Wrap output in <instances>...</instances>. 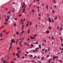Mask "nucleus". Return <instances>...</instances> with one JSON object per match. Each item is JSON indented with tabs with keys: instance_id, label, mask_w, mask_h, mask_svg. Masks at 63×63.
Instances as JSON below:
<instances>
[{
	"instance_id": "f257e3e1",
	"label": "nucleus",
	"mask_w": 63,
	"mask_h": 63,
	"mask_svg": "<svg viewBox=\"0 0 63 63\" xmlns=\"http://www.w3.org/2000/svg\"><path fill=\"white\" fill-rule=\"evenodd\" d=\"M24 6V7L23 8H24V9H25V7H26V5H25V3L24 2L23 3V5H22V8H23V7Z\"/></svg>"
},
{
	"instance_id": "f03ea898",
	"label": "nucleus",
	"mask_w": 63,
	"mask_h": 63,
	"mask_svg": "<svg viewBox=\"0 0 63 63\" xmlns=\"http://www.w3.org/2000/svg\"><path fill=\"white\" fill-rule=\"evenodd\" d=\"M24 6V7L23 8H24V9H25V7H26V5H25V3L24 2L23 3V5H22V8H23V7Z\"/></svg>"
},
{
	"instance_id": "7ed1b4c3",
	"label": "nucleus",
	"mask_w": 63,
	"mask_h": 63,
	"mask_svg": "<svg viewBox=\"0 0 63 63\" xmlns=\"http://www.w3.org/2000/svg\"><path fill=\"white\" fill-rule=\"evenodd\" d=\"M16 56L18 57H17L18 58H19V57H20V56H19V54H18L17 53H16Z\"/></svg>"
},
{
	"instance_id": "20e7f679",
	"label": "nucleus",
	"mask_w": 63,
	"mask_h": 63,
	"mask_svg": "<svg viewBox=\"0 0 63 63\" xmlns=\"http://www.w3.org/2000/svg\"><path fill=\"white\" fill-rule=\"evenodd\" d=\"M11 42H13V43H15V41L14 40V39H12Z\"/></svg>"
},
{
	"instance_id": "39448f33",
	"label": "nucleus",
	"mask_w": 63,
	"mask_h": 63,
	"mask_svg": "<svg viewBox=\"0 0 63 63\" xmlns=\"http://www.w3.org/2000/svg\"><path fill=\"white\" fill-rule=\"evenodd\" d=\"M48 19L49 20V22L51 23V20H50V17H49L48 18Z\"/></svg>"
},
{
	"instance_id": "423d86ee",
	"label": "nucleus",
	"mask_w": 63,
	"mask_h": 63,
	"mask_svg": "<svg viewBox=\"0 0 63 63\" xmlns=\"http://www.w3.org/2000/svg\"><path fill=\"white\" fill-rule=\"evenodd\" d=\"M39 49V48L38 47H36L35 48V49H36V51H38V49Z\"/></svg>"
},
{
	"instance_id": "0eeeda50",
	"label": "nucleus",
	"mask_w": 63,
	"mask_h": 63,
	"mask_svg": "<svg viewBox=\"0 0 63 63\" xmlns=\"http://www.w3.org/2000/svg\"><path fill=\"white\" fill-rule=\"evenodd\" d=\"M53 58H58L57 56H53Z\"/></svg>"
},
{
	"instance_id": "6e6552de",
	"label": "nucleus",
	"mask_w": 63,
	"mask_h": 63,
	"mask_svg": "<svg viewBox=\"0 0 63 63\" xmlns=\"http://www.w3.org/2000/svg\"><path fill=\"white\" fill-rule=\"evenodd\" d=\"M46 32L47 34H49V31L48 30H47L46 31Z\"/></svg>"
},
{
	"instance_id": "1a4fd4ad",
	"label": "nucleus",
	"mask_w": 63,
	"mask_h": 63,
	"mask_svg": "<svg viewBox=\"0 0 63 63\" xmlns=\"http://www.w3.org/2000/svg\"><path fill=\"white\" fill-rule=\"evenodd\" d=\"M14 27H16V23H15L14 25Z\"/></svg>"
},
{
	"instance_id": "9d476101",
	"label": "nucleus",
	"mask_w": 63,
	"mask_h": 63,
	"mask_svg": "<svg viewBox=\"0 0 63 63\" xmlns=\"http://www.w3.org/2000/svg\"><path fill=\"white\" fill-rule=\"evenodd\" d=\"M25 8H23V11L22 13H24V12H25Z\"/></svg>"
},
{
	"instance_id": "9b49d317",
	"label": "nucleus",
	"mask_w": 63,
	"mask_h": 63,
	"mask_svg": "<svg viewBox=\"0 0 63 63\" xmlns=\"http://www.w3.org/2000/svg\"><path fill=\"white\" fill-rule=\"evenodd\" d=\"M53 2L54 3H57V2L56 1H55V0H53Z\"/></svg>"
},
{
	"instance_id": "f8f14e48",
	"label": "nucleus",
	"mask_w": 63,
	"mask_h": 63,
	"mask_svg": "<svg viewBox=\"0 0 63 63\" xmlns=\"http://www.w3.org/2000/svg\"><path fill=\"white\" fill-rule=\"evenodd\" d=\"M17 52H18V53H19V54H20V52H21V51L20 50L19 51H17Z\"/></svg>"
},
{
	"instance_id": "ddd939ff",
	"label": "nucleus",
	"mask_w": 63,
	"mask_h": 63,
	"mask_svg": "<svg viewBox=\"0 0 63 63\" xmlns=\"http://www.w3.org/2000/svg\"><path fill=\"white\" fill-rule=\"evenodd\" d=\"M31 47H33L34 46V45H33V44H31Z\"/></svg>"
},
{
	"instance_id": "4468645a",
	"label": "nucleus",
	"mask_w": 63,
	"mask_h": 63,
	"mask_svg": "<svg viewBox=\"0 0 63 63\" xmlns=\"http://www.w3.org/2000/svg\"><path fill=\"white\" fill-rule=\"evenodd\" d=\"M57 18H58V17H57V16H56L55 17L54 19L55 20H56Z\"/></svg>"
},
{
	"instance_id": "2eb2a0df",
	"label": "nucleus",
	"mask_w": 63,
	"mask_h": 63,
	"mask_svg": "<svg viewBox=\"0 0 63 63\" xmlns=\"http://www.w3.org/2000/svg\"><path fill=\"white\" fill-rule=\"evenodd\" d=\"M28 31V34H29V30H28L27 31Z\"/></svg>"
},
{
	"instance_id": "dca6fc26",
	"label": "nucleus",
	"mask_w": 63,
	"mask_h": 63,
	"mask_svg": "<svg viewBox=\"0 0 63 63\" xmlns=\"http://www.w3.org/2000/svg\"><path fill=\"white\" fill-rule=\"evenodd\" d=\"M11 12L10 11H9L8 13V14H11Z\"/></svg>"
},
{
	"instance_id": "f3484780",
	"label": "nucleus",
	"mask_w": 63,
	"mask_h": 63,
	"mask_svg": "<svg viewBox=\"0 0 63 63\" xmlns=\"http://www.w3.org/2000/svg\"><path fill=\"white\" fill-rule=\"evenodd\" d=\"M44 59V57H42L41 58V60H43Z\"/></svg>"
},
{
	"instance_id": "a211bd4d",
	"label": "nucleus",
	"mask_w": 63,
	"mask_h": 63,
	"mask_svg": "<svg viewBox=\"0 0 63 63\" xmlns=\"http://www.w3.org/2000/svg\"><path fill=\"white\" fill-rule=\"evenodd\" d=\"M60 39L61 40V42H62V38H61V37H60Z\"/></svg>"
},
{
	"instance_id": "6ab92c4d",
	"label": "nucleus",
	"mask_w": 63,
	"mask_h": 63,
	"mask_svg": "<svg viewBox=\"0 0 63 63\" xmlns=\"http://www.w3.org/2000/svg\"><path fill=\"white\" fill-rule=\"evenodd\" d=\"M39 48H41V46H40V45H39Z\"/></svg>"
},
{
	"instance_id": "aec40b11",
	"label": "nucleus",
	"mask_w": 63,
	"mask_h": 63,
	"mask_svg": "<svg viewBox=\"0 0 63 63\" xmlns=\"http://www.w3.org/2000/svg\"><path fill=\"white\" fill-rule=\"evenodd\" d=\"M7 17H10V15H8L7 16Z\"/></svg>"
},
{
	"instance_id": "412c9836",
	"label": "nucleus",
	"mask_w": 63,
	"mask_h": 63,
	"mask_svg": "<svg viewBox=\"0 0 63 63\" xmlns=\"http://www.w3.org/2000/svg\"><path fill=\"white\" fill-rule=\"evenodd\" d=\"M16 34L17 35H18V34H19V33L18 32H16Z\"/></svg>"
},
{
	"instance_id": "4be33fe9",
	"label": "nucleus",
	"mask_w": 63,
	"mask_h": 63,
	"mask_svg": "<svg viewBox=\"0 0 63 63\" xmlns=\"http://www.w3.org/2000/svg\"><path fill=\"white\" fill-rule=\"evenodd\" d=\"M35 11V10L34 9H33V10L32 11V12L33 13H34V11Z\"/></svg>"
},
{
	"instance_id": "5701e85b",
	"label": "nucleus",
	"mask_w": 63,
	"mask_h": 63,
	"mask_svg": "<svg viewBox=\"0 0 63 63\" xmlns=\"http://www.w3.org/2000/svg\"><path fill=\"white\" fill-rule=\"evenodd\" d=\"M30 39H31V40H32V39H33V37H30Z\"/></svg>"
},
{
	"instance_id": "b1692460",
	"label": "nucleus",
	"mask_w": 63,
	"mask_h": 63,
	"mask_svg": "<svg viewBox=\"0 0 63 63\" xmlns=\"http://www.w3.org/2000/svg\"><path fill=\"white\" fill-rule=\"evenodd\" d=\"M52 12L54 14L55 13V11H54V10H53Z\"/></svg>"
},
{
	"instance_id": "393cba45",
	"label": "nucleus",
	"mask_w": 63,
	"mask_h": 63,
	"mask_svg": "<svg viewBox=\"0 0 63 63\" xmlns=\"http://www.w3.org/2000/svg\"><path fill=\"white\" fill-rule=\"evenodd\" d=\"M37 36V34H34L33 36V37H35V36Z\"/></svg>"
},
{
	"instance_id": "a878e982",
	"label": "nucleus",
	"mask_w": 63,
	"mask_h": 63,
	"mask_svg": "<svg viewBox=\"0 0 63 63\" xmlns=\"http://www.w3.org/2000/svg\"><path fill=\"white\" fill-rule=\"evenodd\" d=\"M30 25H32V22H31V21L30 22Z\"/></svg>"
},
{
	"instance_id": "bb28decb",
	"label": "nucleus",
	"mask_w": 63,
	"mask_h": 63,
	"mask_svg": "<svg viewBox=\"0 0 63 63\" xmlns=\"http://www.w3.org/2000/svg\"><path fill=\"white\" fill-rule=\"evenodd\" d=\"M28 25L29 24H27L26 26V27H28Z\"/></svg>"
},
{
	"instance_id": "cd10ccee",
	"label": "nucleus",
	"mask_w": 63,
	"mask_h": 63,
	"mask_svg": "<svg viewBox=\"0 0 63 63\" xmlns=\"http://www.w3.org/2000/svg\"><path fill=\"white\" fill-rule=\"evenodd\" d=\"M49 15L48 14L47 15V17H49Z\"/></svg>"
},
{
	"instance_id": "c85d7f7f",
	"label": "nucleus",
	"mask_w": 63,
	"mask_h": 63,
	"mask_svg": "<svg viewBox=\"0 0 63 63\" xmlns=\"http://www.w3.org/2000/svg\"><path fill=\"white\" fill-rule=\"evenodd\" d=\"M49 29L50 30L51 29V27H49Z\"/></svg>"
},
{
	"instance_id": "c756f323",
	"label": "nucleus",
	"mask_w": 63,
	"mask_h": 63,
	"mask_svg": "<svg viewBox=\"0 0 63 63\" xmlns=\"http://www.w3.org/2000/svg\"><path fill=\"white\" fill-rule=\"evenodd\" d=\"M20 49V48L19 47H18L17 48V50H19Z\"/></svg>"
},
{
	"instance_id": "7c9ffc66",
	"label": "nucleus",
	"mask_w": 63,
	"mask_h": 63,
	"mask_svg": "<svg viewBox=\"0 0 63 63\" xmlns=\"http://www.w3.org/2000/svg\"><path fill=\"white\" fill-rule=\"evenodd\" d=\"M42 51H44L45 50V48H43L42 49Z\"/></svg>"
},
{
	"instance_id": "2f4dec72",
	"label": "nucleus",
	"mask_w": 63,
	"mask_h": 63,
	"mask_svg": "<svg viewBox=\"0 0 63 63\" xmlns=\"http://www.w3.org/2000/svg\"><path fill=\"white\" fill-rule=\"evenodd\" d=\"M24 30L23 31H22V32H21V33H23V32H24Z\"/></svg>"
},
{
	"instance_id": "473e14b6",
	"label": "nucleus",
	"mask_w": 63,
	"mask_h": 63,
	"mask_svg": "<svg viewBox=\"0 0 63 63\" xmlns=\"http://www.w3.org/2000/svg\"><path fill=\"white\" fill-rule=\"evenodd\" d=\"M19 41V39H18V38H17V39L16 41H17V42H18V41Z\"/></svg>"
},
{
	"instance_id": "72a5a7b5",
	"label": "nucleus",
	"mask_w": 63,
	"mask_h": 63,
	"mask_svg": "<svg viewBox=\"0 0 63 63\" xmlns=\"http://www.w3.org/2000/svg\"><path fill=\"white\" fill-rule=\"evenodd\" d=\"M60 31H61V30H62V27H61L60 28Z\"/></svg>"
},
{
	"instance_id": "f704fd0d",
	"label": "nucleus",
	"mask_w": 63,
	"mask_h": 63,
	"mask_svg": "<svg viewBox=\"0 0 63 63\" xmlns=\"http://www.w3.org/2000/svg\"><path fill=\"white\" fill-rule=\"evenodd\" d=\"M5 20L6 21H8V19H5Z\"/></svg>"
},
{
	"instance_id": "c9c22d12",
	"label": "nucleus",
	"mask_w": 63,
	"mask_h": 63,
	"mask_svg": "<svg viewBox=\"0 0 63 63\" xmlns=\"http://www.w3.org/2000/svg\"><path fill=\"white\" fill-rule=\"evenodd\" d=\"M21 16V14H20L18 16Z\"/></svg>"
},
{
	"instance_id": "e433bc0d",
	"label": "nucleus",
	"mask_w": 63,
	"mask_h": 63,
	"mask_svg": "<svg viewBox=\"0 0 63 63\" xmlns=\"http://www.w3.org/2000/svg\"><path fill=\"white\" fill-rule=\"evenodd\" d=\"M48 57H49V55H47V58H48Z\"/></svg>"
},
{
	"instance_id": "4c0bfd02",
	"label": "nucleus",
	"mask_w": 63,
	"mask_h": 63,
	"mask_svg": "<svg viewBox=\"0 0 63 63\" xmlns=\"http://www.w3.org/2000/svg\"><path fill=\"white\" fill-rule=\"evenodd\" d=\"M52 39H53V40H54L55 38H53V36H52Z\"/></svg>"
},
{
	"instance_id": "58836bf2",
	"label": "nucleus",
	"mask_w": 63,
	"mask_h": 63,
	"mask_svg": "<svg viewBox=\"0 0 63 63\" xmlns=\"http://www.w3.org/2000/svg\"><path fill=\"white\" fill-rule=\"evenodd\" d=\"M25 55L26 56H27V54H25Z\"/></svg>"
},
{
	"instance_id": "ea45409f",
	"label": "nucleus",
	"mask_w": 63,
	"mask_h": 63,
	"mask_svg": "<svg viewBox=\"0 0 63 63\" xmlns=\"http://www.w3.org/2000/svg\"><path fill=\"white\" fill-rule=\"evenodd\" d=\"M20 44V46H21V47H22V45H21V44Z\"/></svg>"
},
{
	"instance_id": "a19ab883",
	"label": "nucleus",
	"mask_w": 63,
	"mask_h": 63,
	"mask_svg": "<svg viewBox=\"0 0 63 63\" xmlns=\"http://www.w3.org/2000/svg\"><path fill=\"white\" fill-rule=\"evenodd\" d=\"M49 60H50H50H52V59H49Z\"/></svg>"
},
{
	"instance_id": "79ce46f5",
	"label": "nucleus",
	"mask_w": 63,
	"mask_h": 63,
	"mask_svg": "<svg viewBox=\"0 0 63 63\" xmlns=\"http://www.w3.org/2000/svg\"><path fill=\"white\" fill-rule=\"evenodd\" d=\"M54 8H56V5H55L54 6Z\"/></svg>"
},
{
	"instance_id": "37998d69",
	"label": "nucleus",
	"mask_w": 63,
	"mask_h": 63,
	"mask_svg": "<svg viewBox=\"0 0 63 63\" xmlns=\"http://www.w3.org/2000/svg\"><path fill=\"white\" fill-rule=\"evenodd\" d=\"M23 20V19H22L20 21V22H21V21H22Z\"/></svg>"
},
{
	"instance_id": "c03bdc74",
	"label": "nucleus",
	"mask_w": 63,
	"mask_h": 63,
	"mask_svg": "<svg viewBox=\"0 0 63 63\" xmlns=\"http://www.w3.org/2000/svg\"><path fill=\"white\" fill-rule=\"evenodd\" d=\"M44 42H45V43H46V42H47V41H46V40H44Z\"/></svg>"
},
{
	"instance_id": "a18cd8bd",
	"label": "nucleus",
	"mask_w": 63,
	"mask_h": 63,
	"mask_svg": "<svg viewBox=\"0 0 63 63\" xmlns=\"http://www.w3.org/2000/svg\"><path fill=\"white\" fill-rule=\"evenodd\" d=\"M46 7L47 8V9H48V6H46Z\"/></svg>"
},
{
	"instance_id": "49530a36",
	"label": "nucleus",
	"mask_w": 63,
	"mask_h": 63,
	"mask_svg": "<svg viewBox=\"0 0 63 63\" xmlns=\"http://www.w3.org/2000/svg\"><path fill=\"white\" fill-rule=\"evenodd\" d=\"M27 41H30V39L29 38H28L27 39Z\"/></svg>"
},
{
	"instance_id": "de8ad7c7",
	"label": "nucleus",
	"mask_w": 63,
	"mask_h": 63,
	"mask_svg": "<svg viewBox=\"0 0 63 63\" xmlns=\"http://www.w3.org/2000/svg\"><path fill=\"white\" fill-rule=\"evenodd\" d=\"M16 58H14L13 59V60H16Z\"/></svg>"
},
{
	"instance_id": "09e8293b",
	"label": "nucleus",
	"mask_w": 63,
	"mask_h": 63,
	"mask_svg": "<svg viewBox=\"0 0 63 63\" xmlns=\"http://www.w3.org/2000/svg\"><path fill=\"white\" fill-rule=\"evenodd\" d=\"M17 19V18H15V20H16Z\"/></svg>"
},
{
	"instance_id": "8fccbe9b",
	"label": "nucleus",
	"mask_w": 63,
	"mask_h": 63,
	"mask_svg": "<svg viewBox=\"0 0 63 63\" xmlns=\"http://www.w3.org/2000/svg\"><path fill=\"white\" fill-rule=\"evenodd\" d=\"M5 32H6L4 30V31H3V33H5Z\"/></svg>"
},
{
	"instance_id": "3c124183",
	"label": "nucleus",
	"mask_w": 63,
	"mask_h": 63,
	"mask_svg": "<svg viewBox=\"0 0 63 63\" xmlns=\"http://www.w3.org/2000/svg\"><path fill=\"white\" fill-rule=\"evenodd\" d=\"M52 6H51V7H50V9L51 10H52Z\"/></svg>"
},
{
	"instance_id": "603ef678",
	"label": "nucleus",
	"mask_w": 63,
	"mask_h": 63,
	"mask_svg": "<svg viewBox=\"0 0 63 63\" xmlns=\"http://www.w3.org/2000/svg\"><path fill=\"white\" fill-rule=\"evenodd\" d=\"M35 39V37L34 36H33V39Z\"/></svg>"
},
{
	"instance_id": "864d4df0",
	"label": "nucleus",
	"mask_w": 63,
	"mask_h": 63,
	"mask_svg": "<svg viewBox=\"0 0 63 63\" xmlns=\"http://www.w3.org/2000/svg\"><path fill=\"white\" fill-rule=\"evenodd\" d=\"M34 57L35 58H37V57H36V56L34 55Z\"/></svg>"
},
{
	"instance_id": "5fc2aeb1",
	"label": "nucleus",
	"mask_w": 63,
	"mask_h": 63,
	"mask_svg": "<svg viewBox=\"0 0 63 63\" xmlns=\"http://www.w3.org/2000/svg\"><path fill=\"white\" fill-rule=\"evenodd\" d=\"M12 44H11L10 45V48H11V46H12Z\"/></svg>"
},
{
	"instance_id": "6e6d98bb",
	"label": "nucleus",
	"mask_w": 63,
	"mask_h": 63,
	"mask_svg": "<svg viewBox=\"0 0 63 63\" xmlns=\"http://www.w3.org/2000/svg\"><path fill=\"white\" fill-rule=\"evenodd\" d=\"M37 9H39V6H37Z\"/></svg>"
},
{
	"instance_id": "4d7b16f0",
	"label": "nucleus",
	"mask_w": 63,
	"mask_h": 63,
	"mask_svg": "<svg viewBox=\"0 0 63 63\" xmlns=\"http://www.w3.org/2000/svg\"><path fill=\"white\" fill-rule=\"evenodd\" d=\"M30 6H29V7L27 9V10H28L30 9Z\"/></svg>"
},
{
	"instance_id": "13d9d810",
	"label": "nucleus",
	"mask_w": 63,
	"mask_h": 63,
	"mask_svg": "<svg viewBox=\"0 0 63 63\" xmlns=\"http://www.w3.org/2000/svg\"><path fill=\"white\" fill-rule=\"evenodd\" d=\"M47 52V50H46L45 51V53H46Z\"/></svg>"
},
{
	"instance_id": "bf43d9fd",
	"label": "nucleus",
	"mask_w": 63,
	"mask_h": 63,
	"mask_svg": "<svg viewBox=\"0 0 63 63\" xmlns=\"http://www.w3.org/2000/svg\"><path fill=\"white\" fill-rule=\"evenodd\" d=\"M30 56H31V57H32V56H33V55H30Z\"/></svg>"
},
{
	"instance_id": "052dcab7",
	"label": "nucleus",
	"mask_w": 63,
	"mask_h": 63,
	"mask_svg": "<svg viewBox=\"0 0 63 63\" xmlns=\"http://www.w3.org/2000/svg\"><path fill=\"white\" fill-rule=\"evenodd\" d=\"M15 54V53H13V55H14Z\"/></svg>"
},
{
	"instance_id": "680f3d73",
	"label": "nucleus",
	"mask_w": 63,
	"mask_h": 63,
	"mask_svg": "<svg viewBox=\"0 0 63 63\" xmlns=\"http://www.w3.org/2000/svg\"><path fill=\"white\" fill-rule=\"evenodd\" d=\"M59 49H60V50H61V49H62L61 48V47H59Z\"/></svg>"
},
{
	"instance_id": "e2e57ef3",
	"label": "nucleus",
	"mask_w": 63,
	"mask_h": 63,
	"mask_svg": "<svg viewBox=\"0 0 63 63\" xmlns=\"http://www.w3.org/2000/svg\"><path fill=\"white\" fill-rule=\"evenodd\" d=\"M36 51L35 50H34L33 51V52H36Z\"/></svg>"
},
{
	"instance_id": "0e129e2a",
	"label": "nucleus",
	"mask_w": 63,
	"mask_h": 63,
	"mask_svg": "<svg viewBox=\"0 0 63 63\" xmlns=\"http://www.w3.org/2000/svg\"><path fill=\"white\" fill-rule=\"evenodd\" d=\"M6 61V60H5L4 61H3V63H5V62Z\"/></svg>"
},
{
	"instance_id": "69168bd1",
	"label": "nucleus",
	"mask_w": 63,
	"mask_h": 63,
	"mask_svg": "<svg viewBox=\"0 0 63 63\" xmlns=\"http://www.w3.org/2000/svg\"><path fill=\"white\" fill-rule=\"evenodd\" d=\"M4 24L7 25V23L6 22L5 23H4Z\"/></svg>"
},
{
	"instance_id": "338daca9",
	"label": "nucleus",
	"mask_w": 63,
	"mask_h": 63,
	"mask_svg": "<svg viewBox=\"0 0 63 63\" xmlns=\"http://www.w3.org/2000/svg\"><path fill=\"white\" fill-rule=\"evenodd\" d=\"M50 61L49 60L48 61V63H50Z\"/></svg>"
},
{
	"instance_id": "774afa93",
	"label": "nucleus",
	"mask_w": 63,
	"mask_h": 63,
	"mask_svg": "<svg viewBox=\"0 0 63 63\" xmlns=\"http://www.w3.org/2000/svg\"><path fill=\"white\" fill-rule=\"evenodd\" d=\"M26 53H28V51H26Z\"/></svg>"
}]
</instances>
